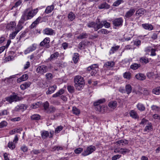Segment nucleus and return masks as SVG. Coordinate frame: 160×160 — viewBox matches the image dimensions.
Here are the masks:
<instances>
[{"instance_id":"obj_1","label":"nucleus","mask_w":160,"mask_h":160,"mask_svg":"<svg viewBox=\"0 0 160 160\" xmlns=\"http://www.w3.org/2000/svg\"><path fill=\"white\" fill-rule=\"evenodd\" d=\"M106 21H105V22H100V21H96V22H92L88 24V26L89 27L94 28L96 31L101 28L103 26H104L106 28H108L110 27V23L108 22H105Z\"/></svg>"},{"instance_id":"obj_2","label":"nucleus","mask_w":160,"mask_h":160,"mask_svg":"<svg viewBox=\"0 0 160 160\" xmlns=\"http://www.w3.org/2000/svg\"><path fill=\"white\" fill-rule=\"evenodd\" d=\"M75 87L78 90H81L84 87V80L83 77L80 76H76L74 78Z\"/></svg>"},{"instance_id":"obj_3","label":"nucleus","mask_w":160,"mask_h":160,"mask_svg":"<svg viewBox=\"0 0 160 160\" xmlns=\"http://www.w3.org/2000/svg\"><path fill=\"white\" fill-rule=\"evenodd\" d=\"M37 8L27 12H25L22 16V19L23 20L30 19L32 18L38 12Z\"/></svg>"},{"instance_id":"obj_4","label":"nucleus","mask_w":160,"mask_h":160,"mask_svg":"<svg viewBox=\"0 0 160 160\" xmlns=\"http://www.w3.org/2000/svg\"><path fill=\"white\" fill-rule=\"evenodd\" d=\"M96 149L95 146L90 145L87 147L86 150H85L82 153V155L85 156L88 155L94 151Z\"/></svg>"},{"instance_id":"obj_5","label":"nucleus","mask_w":160,"mask_h":160,"mask_svg":"<svg viewBox=\"0 0 160 160\" xmlns=\"http://www.w3.org/2000/svg\"><path fill=\"white\" fill-rule=\"evenodd\" d=\"M5 99L10 103L19 100V97L17 95H11L9 97L6 98Z\"/></svg>"},{"instance_id":"obj_6","label":"nucleus","mask_w":160,"mask_h":160,"mask_svg":"<svg viewBox=\"0 0 160 160\" xmlns=\"http://www.w3.org/2000/svg\"><path fill=\"white\" fill-rule=\"evenodd\" d=\"M36 71L38 73L43 74L48 71V68L44 65L39 66L38 67Z\"/></svg>"},{"instance_id":"obj_7","label":"nucleus","mask_w":160,"mask_h":160,"mask_svg":"<svg viewBox=\"0 0 160 160\" xmlns=\"http://www.w3.org/2000/svg\"><path fill=\"white\" fill-rule=\"evenodd\" d=\"M16 27V23L14 21L11 22L9 23H8L6 26V28L8 30H13Z\"/></svg>"},{"instance_id":"obj_8","label":"nucleus","mask_w":160,"mask_h":160,"mask_svg":"<svg viewBox=\"0 0 160 160\" xmlns=\"http://www.w3.org/2000/svg\"><path fill=\"white\" fill-rule=\"evenodd\" d=\"M36 48V46L35 44L32 45V46L28 48L26 50H25L24 52L25 54L28 53L30 52H32L35 50Z\"/></svg>"},{"instance_id":"obj_9","label":"nucleus","mask_w":160,"mask_h":160,"mask_svg":"<svg viewBox=\"0 0 160 160\" xmlns=\"http://www.w3.org/2000/svg\"><path fill=\"white\" fill-rule=\"evenodd\" d=\"M135 11L134 9L131 8L129 11H128L126 13L125 16L127 18H128L131 17L134 13Z\"/></svg>"},{"instance_id":"obj_10","label":"nucleus","mask_w":160,"mask_h":160,"mask_svg":"<svg viewBox=\"0 0 160 160\" xmlns=\"http://www.w3.org/2000/svg\"><path fill=\"white\" fill-rule=\"evenodd\" d=\"M57 88L56 85H54L48 88V90L46 92L47 94H49L53 93Z\"/></svg>"},{"instance_id":"obj_11","label":"nucleus","mask_w":160,"mask_h":160,"mask_svg":"<svg viewBox=\"0 0 160 160\" xmlns=\"http://www.w3.org/2000/svg\"><path fill=\"white\" fill-rule=\"evenodd\" d=\"M54 31L52 29L47 28L43 30V33L48 35H52Z\"/></svg>"},{"instance_id":"obj_12","label":"nucleus","mask_w":160,"mask_h":160,"mask_svg":"<svg viewBox=\"0 0 160 160\" xmlns=\"http://www.w3.org/2000/svg\"><path fill=\"white\" fill-rule=\"evenodd\" d=\"M135 77L137 79L140 80H143L146 78V76L144 74L140 73L137 74Z\"/></svg>"},{"instance_id":"obj_13","label":"nucleus","mask_w":160,"mask_h":160,"mask_svg":"<svg viewBox=\"0 0 160 160\" xmlns=\"http://www.w3.org/2000/svg\"><path fill=\"white\" fill-rule=\"evenodd\" d=\"M142 27L145 29L152 30L153 28V26L151 24L147 23L142 24Z\"/></svg>"},{"instance_id":"obj_14","label":"nucleus","mask_w":160,"mask_h":160,"mask_svg":"<svg viewBox=\"0 0 160 160\" xmlns=\"http://www.w3.org/2000/svg\"><path fill=\"white\" fill-rule=\"evenodd\" d=\"M56 110V109L55 107L53 106H51L46 111V112L48 114L52 113H54Z\"/></svg>"},{"instance_id":"obj_15","label":"nucleus","mask_w":160,"mask_h":160,"mask_svg":"<svg viewBox=\"0 0 160 160\" xmlns=\"http://www.w3.org/2000/svg\"><path fill=\"white\" fill-rule=\"evenodd\" d=\"M128 143V140H121L116 142L115 143L116 144H119V145H121L123 146L127 144Z\"/></svg>"},{"instance_id":"obj_16","label":"nucleus","mask_w":160,"mask_h":160,"mask_svg":"<svg viewBox=\"0 0 160 160\" xmlns=\"http://www.w3.org/2000/svg\"><path fill=\"white\" fill-rule=\"evenodd\" d=\"M54 8V6L52 5H51L48 6L47 7L45 12L47 14L51 12Z\"/></svg>"},{"instance_id":"obj_17","label":"nucleus","mask_w":160,"mask_h":160,"mask_svg":"<svg viewBox=\"0 0 160 160\" xmlns=\"http://www.w3.org/2000/svg\"><path fill=\"white\" fill-rule=\"evenodd\" d=\"M146 12L145 9L143 8H140L136 11V14L137 16H141Z\"/></svg>"},{"instance_id":"obj_18","label":"nucleus","mask_w":160,"mask_h":160,"mask_svg":"<svg viewBox=\"0 0 160 160\" xmlns=\"http://www.w3.org/2000/svg\"><path fill=\"white\" fill-rule=\"evenodd\" d=\"M129 114L130 116L133 118L137 119L139 117L137 113L133 110L130 111Z\"/></svg>"},{"instance_id":"obj_19","label":"nucleus","mask_w":160,"mask_h":160,"mask_svg":"<svg viewBox=\"0 0 160 160\" xmlns=\"http://www.w3.org/2000/svg\"><path fill=\"white\" fill-rule=\"evenodd\" d=\"M31 83L30 82H25L24 83L21 84L20 88L22 90H24L26 88L30 87Z\"/></svg>"},{"instance_id":"obj_20","label":"nucleus","mask_w":160,"mask_h":160,"mask_svg":"<svg viewBox=\"0 0 160 160\" xmlns=\"http://www.w3.org/2000/svg\"><path fill=\"white\" fill-rule=\"evenodd\" d=\"M109 8L110 5L106 2L102 3L98 6V8L100 9L103 8L108 9Z\"/></svg>"},{"instance_id":"obj_21","label":"nucleus","mask_w":160,"mask_h":160,"mask_svg":"<svg viewBox=\"0 0 160 160\" xmlns=\"http://www.w3.org/2000/svg\"><path fill=\"white\" fill-rule=\"evenodd\" d=\"M108 105L109 107L112 108H114L117 106V102L116 101H111L109 103Z\"/></svg>"},{"instance_id":"obj_22","label":"nucleus","mask_w":160,"mask_h":160,"mask_svg":"<svg viewBox=\"0 0 160 160\" xmlns=\"http://www.w3.org/2000/svg\"><path fill=\"white\" fill-rule=\"evenodd\" d=\"M72 111L73 113L76 115H79L80 113V110L75 107H73Z\"/></svg>"},{"instance_id":"obj_23","label":"nucleus","mask_w":160,"mask_h":160,"mask_svg":"<svg viewBox=\"0 0 160 160\" xmlns=\"http://www.w3.org/2000/svg\"><path fill=\"white\" fill-rule=\"evenodd\" d=\"M98 66L97 64H93L87 68V70L90 71L91 70H95L96 68H98Z\"/></svg>"},{"instance_id":"obj_24","label":"nucleus","mask_w":160,"mask_h":160,"mask_svg":"<svg viewBox=\"0 0 160 160\" xmlns=\"http://www.w3.org/2000/svg\"><path fill=\"white\" fill-rule=\"evenodd\" d=\"M28 77L27 74H25L22 75L21 77L17 79V81H18L19 80H20L21 81H19V82L22 81H24L27 80L28 78Z\"/></svg>"},{"instance_id":"obj_25","label":"nucleus","mask_w":160,"mask_h":160,"mask_svg":"<svg viewBox=\"0 0 160 160\" xmlns=\"http://www.w3.org/2000/svg\"><path fill=\"white\" fill-rule=\"evenodd\" d=\"M125 89L127 94H129L131 92L132 90V88L130 85H127L125 87Z\"/></svg>"},{"instance_id":"obj_26","label":"nucleus","mask_w":160,"mask_h":160,"mask_svg":"<svg viewBox=\"0 0 160 160\" xmlns=\"http://www.w3.org/2000/svg\"><path fill=\"white\" fill-rule=\"evenodd\" d=\"M152 92L156 95H159L160 94V87L154 88L152 91Z\"/></svg>"},{"instance_id":"obj_27","label":"nucleus","mask_w":160,"mask_h":160,"mask_svg":"<svg viewBox=\"0 0 160 160\" xmlns=\"http://www.w3.org/2000/svg\"><path fill=\"white\" fill-rule=\"evenodd\" d=\"M31 118L32 120H38L40 119V116L38 114H33L31 117Z\"/></svg>"},{"instance_id":"obj_28","label":"nucleus","mask_w":160,"mask_h":160,"mask_svg":"<svg viewBox=\"0 0 160 160\" xmlns=\"http://www.w3.org/2000/svg\"><path fill=\"white\" fill-rule=\"evenodd\" d=\"M59 55V53L58 52H56L52 54L50 58H49V60L51 61V60L57 58Z\"/></svg>"},{"instance_id":"obj_29","label":"nucleus","mask_w":160,"mask_h":160,"mask_svg":"<svg viewBox=\"0 0 160 160\" xmlns=\"http://www.w3.org/2000/svg\"><path fill=\"white\" fill-rule=\"evenodd\" d=\"M123 21H113V24L116 27L122 25Z\"/></svg>"},{"instance_id":"obj_30","label":"nucleus","mask_w":160,"mask_h":160,"mask_svg":"<svg viewBox=\"0 0 160 160\" xmlns=\"http://www.w3.org/2000/svg\"><path fill=\"white\" fill-rule=\"evenodd\" d=\"M141 65L140 64L134 63L130 66V68L132 69L136 70Z\"/></svg>"},{"instance_id":"obj_31","label":"nucleus","mask_w":160,"mask_h":160,"mask_svg":"<svg viewBox=\"0 0 160 160\" xmlns=\"http://www.w3.org/2000/svg\"><path fill=\"white\" fill-rule=\"evenodd\" d=\"M79 54L78 53H75L74 54V56L73 57V60L75 63L77 62L79 59Z\"/></svg>"},{"instance_id":"obj_32","label":"nucleus","mask_w":160,"mask_h":160,"mask_svg":"<svg viewBox=\"0 0 160 160\" xmlns=\"http://www.w3.org/2000/svg\"><path fill=\"white\" fill-rule=\"evenodd\" d=\"M138 109L141 111H143L145 109V107L143 104L141 103H138L137 106Z\"/></svg>"},{"instance_id":"obj_33","label":"nucleus","mask_w":160,"mask_h":160,"mask_svg":"<svg viewBox=\"0 0 160 160\" xmlns=\"http://www.w3.org/2000/svg\"><path fill=\"white\" fill-rule=\"evenodd\" d=\"M68 18L70 20H73L75 18V15L73 12H71L68 14Z\"/></svg>"},{"instance_id":"obj_34","label":"nucleus","mask_w":160,"mask_h":160,"mask_svg":"<svg viewBox=\"0 0 160 160\" xmlns=\"http://www.w3.org/2000/svg\"><path fill=\"white\" fill-rule=\"evenodd\" d=\"M42 137L43 139H45L49 136V133L48 131H45L41 133Z\"/></svg>"},{"instance_id":"obj_35","label":"nucleus","mask_w":160,"mask_h":160,"mask_svg":"<svg viewBox=\"0 0 160 160\" xmlns=\"http://www.w3.org/2000/svg\"><path fill=\"white\" fill-rule=\"evenodd\" d=\"M130 152V150L127 148H120V153L122 154H125L126 153H128Z\"/></svg>"},{"instance_id":"obj_36","label":"nucleus","mask_w":160,"mask_h":160,"mask_svg":"<svg viewBox=\"0 0 160 160\" xmlns=\"http://www.w3.org/2000/svg\"><path fill=\"white\" fill-rule=\"evenodd\" d=\"M139 61L141 62L144 63H147L149 61L148 59L146 57H142L140 59Z\"/></svg>"},{"instance_id":"obj_37","label":"nucleus","mask_w":160,"mask_h":160,"mask_svg":"<svg viewBox=\"0 0 160 160\" xmlns=\"http://www.w3.org/2000/svg\"><path fill=\"white\" fill-rule=\"evenodd\" d=\"M105 102V99L104 98L100 99L94 103V105H97L98 104H100Z\"/></svg>"},{"instance_id":"obj_38","label":"nucleus","mask_w":160,"mask_h":160,"mask_svg":"<svg viewBox=\"0 0 160 160\" xmlns=\"http://www.w3.org/2000/svg\"><path fill=\"white\" fill-rule=\"evenodd\" d=\"M123 2L124 1L122 0H118L114 2L113 5L114 6H118L121 3H123Z\"/></svg>"},{"instance_id":"obj_39","label":"nucleus","mask_w":160,"mask_h":160,"mask_svg":"<svg viewBox=\"0 0 160 160\" xmlns=\"http://www.w3.org/2000/svg\"><path fill=\"white\" fill-rule=\"evenodd\" d=\"M68 91L71 93H73L74 92V88L73 86L69 85L67 87Z\"/></svg>"},{"instance_id":"obj_40","label":"nucleus","mask_w":160,"mask_h":160,"mask_svg":"<svg viewBox=\"0 0 160 160\" xmlns=\"http://www.w3.org/2000/svg\"><path fill=\"white\" fill-rule=\"evenodd\" d=\"M123 77L128 79H130L131 78V74L129 72H125L123 74Z\"/></svg>"},{"instance_id":"obj_41","label":"nucleus","mask_w":160,"mask_h":160,"mask_svg":"<svg viewBox=\"0 0 160 160\" xmlns=\"http://www.w3.org/2000/svg\"><path fill=\"white\" fill-rule=\"evenodd\" d=\"M88 37V34L86 33H82L78 37V39H83L87 38Z\"/></svg>"},{"instance_id":"obj_42","label":"nucleus","mask_w":160,"mask_h":160,"mask_svg":"<svg viewBox=\"0 0 160 160\" xmlns=\"http://www.w3.org/2000/svg\"><path fill=\"white\" fill-rule=\"evenodd\" d=\"M28 32V29H26L21 34L19 38V41H20V39L22 38L25 37L26 34Z\"/></svg>"},{"instance_id":"obj_43","label":"nucleus","mask_w":160,"mask_h":160,"mask_svg":"<svg viewBox=\"0 0 160 160\" xmlns=\"http://www.w3.org/2000/svg\"><path fill=\"white\" fill-rule=\"evenodd\" d=\"M106 67H113L114 65V63L113 62H106L105 64L104 65Z\"/></svg>"},{"instance_id":"obj_44","label":"nucleus","mask_w":160,"mask_h":160,"mask_svg":"<svg viewBox=\"0 0 160 160\" xmlns=\"http://www.w3.org/2000/svg\"><path fill=\"white\" fill-rule=\"evenodd\" d=\"M23 22L19 21L18 23L17 26V30H19V32L22 28L23 27L22 25Z\"/></svg>"},{"instance_id":"obj_45","label":"nucleus","mask_w":160,"mask_h":160,"mask_svg":"<svg viewBox=\"0 0 160 160\" xmlns=\"http://www.w3.org/2000/svg\"><path fill=\"white\" fill-rule=\"evenodd\" d=\"M83 149L82 148H79L74 150V152L76 154H79L82 152Z\"/></svg>"},{"instance_id":"obj_46","label":"nucleus","mask_w":160,"mask_h":160,"mask_svg":"<svg viewBox=\"0 0 160 160\" xmlns=\"http://www.w3.org/2000/svg\"><path fill=\"white\" fill-rule=\"evenodd\" d=\"M19 32V30H16V31L13 32L12 34H10V37L12 39H13L16 34L17 33Z\"/></svg>"},{"instance_id":"obj_47","label":"nucleus","mask_w":160,"mask_h":160,"mask_svg":"<svg viewBox=\"0 0 160 160\" xmlns=\"http://www.w3.org/2000/svg\"><path fill=\"white\" fill-rule=\"evenodd\" d=\"M40 104L39 102H38L37 103H33L31 105V107L32 108H36L40 107Z\"/></svg>"},{"instance_id":"obj_48","label":"nucleus","mask_w":160,"mask_h":160,"mask_svg":"<svg viewBox=\"0 0 160 160\" xmlns=\"http://www.w3.org/2000/svg\"><path fill=\"white\" fill-rule=\"evenodd\" d=\"M8 146L9 148L12 149H13L15 147V144L12 142H9Z\"/></svg>"},{"instance_id":"obj_49","label":"nucleus","mask_w":160,"mask_h":160,"mask_svg":"<svg viewBox=\"0 0 160 160\" xmlns=\"http://www.w3.org/2000/svg\"><path fill=\"white\" fill-rule=\"evenodd\" d=\"M49 103L48 102L46 101L43 104V106L44 110L46 111L49 108Z\"/></svg>"},{"instance_id":"obj_50","label":"nucleus","mask_w":160,"mask_h":160,"mask_svg":"<svg viewBox=\"0 0 160 160\" xmlns=\"http://www.w3.org/2000/svg\"><path fill=\"white\" fill-rule=\"evenodd\" d=\"M22 2V0H19L16 2L15 5L13 6L12 8H16L19 6Z\"/></svg>"},{"instance_id":"obj_51","label":"nucleus","mask_w":160,"mask_h":160,"mask_svg":"<svg viewBox=\"0 0 160 160\" xmlns=\"http://www.w3.org/2000/svg\"><path fill=\"white\" fill-rule=\"evenodd\" d=\"M20 109H22L23 111L26 110L27 108V105L26 104H21L20 105L18 106Z\"/></svg>"},{"instance_id":"obj_52","label":"nucleus","mask_w":160,"mask_h":160,"mask_svg":"<svg viewBox=\"0 0 160 160\" xmlns=\"http://www.w3.org/2000/svg\"><path fill=\"white\" fill-rule=\"evenodd\" d=\"M63 129V127L62 126H60L58 127L55 129V132L58 133L61 131Z\"/></svg>"},{"instance_id":"obj_53","label":"nucleus","mask_w":160,"mask_h":160,"mask_svg":"<svg viewBox=\"0 0 160 160\" xmlns=\"http://www.w3.org/2000/svg\"><path fill=\"white\" fill-rule=\"evenodd\" d=\"M38 21H34L31 25L30 27L31 29L34 28L39 23Z\"/></svg>"},{"instance_id":"obj_54","label":"nucleus","mask_w":160,"mask_h":160,"mask_svg":"<svg viewBox=\"0 0 160 160\" xmlns=\"http://www.w3.org/2000/svg\"><path fill=\"white\" fill-rule=\"evenodd\" d=\"M151 108L153 110H156L157 111H159L160 110V107L156 105H152L151 107Z\"/></svg>"},{"instance_id":"obj_55","label":"nucleus","mask_w":160,"mask_h":160,"mask_svg":"<svg viewBox=\"0 0 160 160\" xmlns=\"http://www.w3.org/2000/svg\"><path fill=\"white\" fill-rule=\"evenodd\" d=\"M7 123L6 122L3 121L0 123V128H2L7 126Z\"/></svg>"},{"instance_id":"obj_56","label":"nucleus","mask_w":160,"mask_h":160,"mask_svg":"<svg viewBox=\"0 0 160 160\" xmlns=\"http://www.w3.org/2000/svg\"><path fill=\"white\" fill-rule=\"evenodd\" d=\"M94 106L96 107V110L99 112L102 111V107L100 104H98L97 105H94Z\"/></svg>"},{"instance_id":"obj_57","label":"nucleus","mask_w":160,"mask_h":160,"mask_svg":"<svg viewBox=\"0 0 160 160\" xmlns=\"http://www.w3.org/2000/svg\"><path fill=\"white\" fill-rule=\"evenodd\" d=\"M119 48V46H117L115 47H113L112 48L111 51H112V52L113 53L114 52V51H116Z\"/></svg>"},{"instance_id":"obj_58","label":"nucleus","mask_w":160,"mask_h":160,"mask_svg":"<svg viewBox=\"0 0 160 160\" xmlns=\"http://www.w3.org/2000/svg\"><path fill=\"white\" fill-rule=\"evenodd\" d=\"M121 156V155L117 154L115 155H114L112 157V160H116L120 158Z\"/></svg>"},{"instance_id":"obj_59","label":"nucleus","mask_w":160,"mask_h":160,"mask_svg":"<svg viewBox=\"0 0 160 160\" xmlns=\"http://www.w3.org/2000/svg\"><path fill=\"white\" fill-rule=\"evenodd\" d=\"M152 126L151 125H148V126H147L145 127L144 129V131H146L147 130L150 131V130H151V129L152 128Z\"/></svg>"},{"instance_id":"obj_60","label":"nucleus","mask_w":160,"mask_h":160,"mask_svg":"<svg viewBox=\"0 0 160 160\" xmlns=\"http://www.w3.org/2000/svg\"><path fill=\"white\" fill-rule=\"evenodd\" d=\"M154 75V73L152 72H148L147 74V76L149 78H151Z\"/></svg>"},{"instance_id":"obj_61","label":"nucleus","mask_w":160,"mask_h":160,"mask_svg":"<svg viewBox=\"0 0 160 160\" xmlns=\"http://www.w3.org/2000/svg\"><path fill=\"white\" fill-rule=\"evenodd\" d=\"M100 31L102 34H106L109 33V32L106 29H102Z\"/></svg>"},{"instance_id":"obj_62","label":"nucleus","mask_w":160,"mask_h":160,"mask_svg":"<svg viewBox=\"0 0 160 160\" xmlns=\"http://www.w3.org/2000/svg\"><path fill=\"white\" fill-rule=\"evenodd\" d=\"M63 149V148L62 147L60 146H55L53 148V149L54 150H57L58 151L59 150H62Z\"/></svg>"},{"instance_id":"obj_63","label":"nucleus","mask_w":160,"mask_h":160,"mask_svg":"<svg viewBox=\"0 0 160 160\" xmlns=\"http://www.w3.org/2000/svg\"><path fill=\"white\" fill-rule=\"evenodd\" d=\"M45 43L46 44H48L50 42V38H45L43 40Z\"/></svg>"},{"instance_id":"obj_64","label":"nucleus","mask_w":160,"mask_h":160,"mask_svg":"<svg viewBox=\"0 0 160 160\" xmlns=\"http://www.w3.org/2000/svg\"><path fill=\"white\" fill-rule=\"evenodd\" d=\"M151 38L153 40L156 39L157 38V35L155 33H153L152 36Z\"/></svg>"}]
</instances>
